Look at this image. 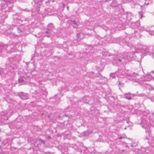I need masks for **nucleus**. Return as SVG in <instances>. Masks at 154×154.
Here are the masks:
<instances>
[{"instance_id":"cd10ccee","label":"nucleus","mask_w":154,"mask_h":154,"mask_svg":"<svg viewBox=\"0 0 154 154\" xmlns=\"http://www.w3.org/2000/svg\"><path fill=\"white\" fill-rule=\"evenodd\" d=\"M65 4H63V8H64V7H65Z\"/></svg>"},{"instance_id":"dca6fc26","label":"nucleus","mask_w":154,"mask_h":154,"mask_svg":"<svg viewBox=\"0 0 154 154\" xmlns=\"http://www.w3.org/2000/svg\"><path fill=\"white\" fill-rule=\"evenodd\" d=\"M70 146L75 150H76L78 148V146L76 144H71Z\"/></svg>"},{"instance_id":"9d476101","label":"nucleus","mask_w":154,"mask_h":154,"mask_svg":"<svg viewBox=\"0 0 154 154\" xmlns=\"http://www.w3.org/2000/svg\"><path fill=\"white\" fill-rule=\"evenodd\" d=\"M84 36V35L82 33H77L76 34L77 40L78 41H80L83 38Z\"/></svg>"},{"instance_id":"2eb2a0df","label":"nucleus","mask_w":154,"mask_h":154,"mask_svg":"<svg viewBox=\"0 0 154 154\" xmlns=\"http://www.w3.org/2000/svg\"><path fill=\"white\" fill-rule=\"evenodd\" d=\"M24 78L23 76H20L19 79V82H20L23 83L24 82Z\"/></svg>"},{"instance_id":"6ab92c4d","label":"nucleus","mask_w":154,"mask_h":154,"mask_svg":"<svg viewBox=\"0 0 154 154\" xmlns=\"http://www.w3.org/2000/svg\"><path fill=\"white\" fill-rule=\"evenodd\" d=\"M14 28L15 29L17 30V31L18 32V33H19L21 32V30L18 27H17L15 25L14 26Z\"/></svg>"},{"instance_id":"20e7f679","label":"nucleus","mask_w":154,"mask_h":154,"mask_svg":"<svg viewBox=\"0 0 154 154\" xmlns=\"http://www.w3.org/2000/svg\"><path fill=\"white\" fill-rule=\"evenodd\" d=\"M54 25L52 23H49L47 28V30L45 32V33L48 34V35H46L48 37H49L50 36V34L51 33V31L53 30V29L54 28Z\"/></svg>"},{"instance_id":"f257e3e1","label":"nucleus","mask_w":154,"mask_h":154,"mask_svg":"<svg viewBox=\"0 0 154 154\" xmlns=\"http://www.w3.org/2000/svg\"><path fill=\"white\" fill-rule=\"evenodd\" d=\"M134 52H133L132 53H128L124 57H114L112 60V64L115 65H116L117 64L122 63H126L130 61L131 58L133 57Z\"/></svg>"},{"instance_id":"aec40b11","label":"nucleus","mask_w":154,"mask_h":154,"mask_svg":"<svg viewBox=\"0 0 154 154\" xmlns=\"http://www.w3.org/2000/svg\"><path fill=\"white\" fill-rule=\"evenodd\" d=\"M83 134L84 136H86L89 134V132L88 131H85L83 132Z\"/></svg>"},{"instance_id":"39448f33","label":"nucleus","mask_w":154,"mask_h":154,"mask_svg":"<svg viewBox=\"0 0 154 154\" xmlns=\"http://www.w3.org/2000/svg\"><path fill=\"white\" fill-rule=\"evenodd\" d=\"M123 95L124 98L128 100H131L132 97L137 96L136 94H132L130 92L125 93Z\"/></svg>"},{"instance_id":"2f4dec72","label":"nucleus","mask_w":154,"mask_h":154,"mask_svg":"<svg viewBox=\"0 0 154 154\" xmlns=\"http://www.w3.org/2000/svg\"><path fill=\"white\" fill-rule=\"evenodd\" d=\"M1 141V138L0 137V141Z\"/></svg>"},{"instance_id":"393cba45","label":"nucleus","mask_w":154,"mask_h":154,"mask_svg":"<svg viewBox=\"0 0 154 154\" xmlns=\"http://www.w3.org/2000/svg\"><path fill=\"white\" fill-rule=\"evenodd\" d=\"M66 8H67V10L68 11L69 10V6H67Z\"/></svg>"},{"instance_id":"c9c22d12","label":"nucleus","mask_w":154,"mask_h":154,"mask_svg":"<svg viewBox=\"0 0 154 154\" xmlns=\"http://www.w3.org/2000/svg\"><path fill=\"white\" fill-rule=\"evenodd\" d=\"M147 139V138H145V139Z\"/></svg>"},{"instance_id":"c756f323","label":"nucleus","mask_w":154,"mask_h":154,"mask_svg":"<svg viewBox=\"0 0 154 154\" xmlns=\"http://www.w3.org/2000/svg\"><path fill=\"white\" fill-rule=\"evenodd\" d=\"M134 33H135V32H136V30H134Z\"/></svg>"},{"instance_id":"7c9ffc66","label":"nucleus","mask_w":154,"mask_h":154,"mask_svg":"<svg viewBox=\"0 0 154 154\" xmlns=\"http://www.w3.org/2000/svg\"><path fill=\"white\" fill-rule=\"evenodd\" d=\"M88 102V101H86L85 102V103H87Z\"/></svg>"},{"instance_id":"f3484780","label":"nucleus","mask_w":154,"mask_h":154,"mask_svg":"<svg viewBox=\"0 0 154 154\" xmlns=\"http://www.w3.org/2000/svg\"><path fill=\"white\" fill-rule=\"evenodd\" d=\"M149 139L151 141V142H150L151 143H153L154 142V137L152 136H149Z\"/></svg>"},{"instance_id":"c85d7f7f","label":"nucleus","mask_w":154,"mask_h":154,"mask_svg":"<svg viewBox=\"0 0 154 154\" xmlns=\"http://www.w3.org/2000/svg\"><path fill=\"white\" fill-rule=\"evenodd\" d=\"M152 72L153 73H154V71H152Z\"/></svg>"},{"instance_id":"1a4fd4ad","label":"nucleus","mask_w":154,"mask_h":154,"mask_svg":"<svg viewBox=\"0 0 154 154\" xmlns=\"http://www.w3.org/2000/svg\"><path fill=\"white\" fill-rule=\"evenodd\" d=\"M151 77L148 75H146L144 76H142L141 82H144V81H149L151 80Z\"/></svg>"},{"instance_id":"4468645a","label":"nucleus","mask_w":154,"mask_h":154,"mask_svg":"<svg viewBox=\"0 0 154 154\" xmlns=\"http://www.w3.org/2000/svg\"><path fill=\"white\" fill-rule=\"evenodd\" d=\"M146 151L145 150V149L142 148L141 150H138L136 154H143Z\"/></svg>"},{"instance_id":"a211bd4d","label":"nucleus","mask_w":154,"mask_h":154,"mask_svg":"<svg viewBox=\"0 0 154 154\" xmlns=\"http://www.w3.org/2000/svg\"><path fill=\"white\" fill-rule=\"evenodd\" d=\"M111 5L112 7H116L117 6V5L116 3L115 2H112L111 4Z\"/></svg>"},{"instance_id":"b1692460","label":"nucleus","mask_w":154,"mask_h":154,"mask_svg":"<svg viewBox=\"0 0 154 154\" xmlns=\"http://www.w3.org/2000/svg\"><path fill=\"white\" fill-rule=\"evenodd\" d=\"M38 1H40V2H42L43 1H44L45 0H38Z\"/></svg>"},{"instance_id":"423d86ee","label":"nucleus","mask_w":154,"mask_h":154,"mask_svg":"<svg viewBox=\"0 0 154 154\" xmlns=\"http://www.w3.org/2000/svg\"><path fill=\"white\" fill-rule=\"evenodd\" d=\"M117 72H116L114 73H112L110 74V77L112 79H114L116 78V76L118 77L119 75H125L124 73L123 72H121V70H120L119 72V74H117Z\"/></svg>"},{"instance_id":"e433bc0d","label":"nucleus","mask_w":154,"mask_h":154,"mask_svg":"<svg viewBox=\"0 0 154 154\" xmlns=\"http://www.w3.org/2000/svg\"><path fill=\"white\" fill-rule=\"evenodd\" d=\"M153 127H154V126H153Z\"/></svg>"},{"instance_id":"6e6552de","label":"nucleus","mask_w":154,"mask_h":154,"mask_svg":"<svg viewBox=\"0 0 154 154\" xmlns=\"http://www.w3.org/2000/svg\"><path fill=\"white\" fill-rule=\"evenodd\" d=\"M20 97L23 100H26L29 98V97L27 94L21 92L19 94Z\"/></svg>"},{"instance_id":"4be33fe9","label":"nucleus","mask_w":154,"mask_h":154,"mask_svg":"<svg viewBox=\"0 0 154 154\" xmlns=\"http://www.w3.org/2000/svg\"><path fill=\"white\" fill-rule=\"evenodd\" d=\"M72 23L75 25H76V22L74 20H73V21Z\"/></svg>"},{"instance_id":"0eeeda50","label":"nucleus","mask_w":154,"mask_h":154,"mask_svg":"<svg viewBox=\"0 0 154 154\" xmlns=\"http://www.w3.org/2000/svg\"><path fill=\"white\" fill-rule=\"evenodd\" d=\"M140 23L137 22L136 23H132L131 26V28L133 29H140Z\"/></svg>"},{"instance_id":"f03ea898","label":"nucleus","mask_w":154,"mask_h":154,"mask_svg":"<svg viewBox=\"0 0 154 154\" xmlns=\"http://www.w3.org/2000/svg\"><path fill=\"white\" fill-rule=\"evenodd\" d=\"M125 77H127L128 79H131V80L139 83V84L143 85L144 83L141 82L142 75H139L135 73H133L131 75L128 73H125Z\"/></svg>"},{"instance_id":"f704fd0d","label":"nucleus","mask_w":154,"mask_h":154,"mask_svg":"<svg viewBox=\"0 0 154 154\" xmlns=\"http://www.w3.org/2000/svg\"><path fill=\"white\" fill-rule=\"evenodd\" d=\"M139 50L140 51V49L139 48Z\"/></svg>"},{"instance_id":"bb28decb","label":"nucleus","mask_w":154,"mask_h":154,"mask_svg":"<svg viewBox=\"0 0 154 154\" xmlns=\"http://www.w3.org/2000/svg\"><path fill=\"white\" fill-rule=\"evenodd\" d=\"M86 97H84L83 98V100H85V99H86Z\"/></svg>"},{"instance_id":"72a5a7b5","label":"nucleus","mask_w":154,"mask_h":154,"mask_svg":"<svg viewBox=\"0 0 154 154\" xmlns=\"http://www.w3.org/2000/svg\"><path fill=\"white\" fill-rule=\"evenodd\" d=\"M131 146L132 147H133V146H132V145H131Z\"/></svg>"},{"instance_id":"473e14b6","label":"nucleus","mask_w":154,"mask_h":154,"mask_svg":"<svg viewBox=\"0 0 154 154\" xmlns=\"http://www.w3.org/2000/svg\"><path fill=\"white\" fill-rule=\"evenodd\" d=\"M124 129H126V128H125Z\"/></svg>"},{"instance_id":"5701e85b","label":"nucleus","mask_w":154,"mask_h":154,"mask_svg":"<svg viewBox=\"0 0 154 154\" xmlns=\"http://www.w3.org/2000/svg\"><path fill=\"white\" fill-rule=\"evenodd\" d=\"M119 138L121 140L122 139L123 137L122 136H120L119 137Z\"/></svg>"},{"instance_id":"412c9836","label":"nucleus","mask_w":154,"mask_h":154,"mask_svg":"<svg viewBox=\"0 0 154 154\" xmlns=\"http://www.w3.org/2000/svg\"><path fill=\"white\" fill-rule=\"evenodd\" d=\"M119 85H124V83H121L120 82H119V83L118 84Z\"/></svg>"},{"instance_id":"7ed1b4c3","label":"nucleus","mask_w":154,"mask_h":154,"mask_svg":"<svg viewBox=\"0 0 154 154\" xmlns=\"http://www.w3.org/2000/svg\"><path fill=\"white\" fill-rule=\"evenodd\" d=\"M12 45H7L0 43V56L3 57L8 53L12 51L11 50Z\"/></svg>"},{"instance_id":"a878e982","label":"nucleus","mask_w":154,"mask_h":154,"mask_svg":"<svg viewBox=\"0 0 154 154\" xmlns=\"http://www.w3.org/2000/svg\"><path fill=\"white\" fill-rule=\"evenodd\" d=\"M46 154H53V153H51L50 152H48Z\"/></svg>"},{"instance_id":"9b49d317","label":"nucleus","mask_w":154,"mask_h":154,"mask_svg":"<svg viewBox=\"0 0 154 154\" xmlns=\"http://www.w3.org/2000/svg\"><path fill=\"white\" fill-rule=\"evenodd\" d=\"M45 14L49 15H51L52 14H51V10L49 8L46 9L45 10Z\"/></svg>"},{"instance_id":"f8f14e48","label":"nucleus","mask_w":154,"mask_h":154,"mask_svg":"<svg viewBox=\"0 0 154 154\" xmlns=\"http://www.w3.org/2000/svg\"><path fill=\"white\" fill-rule=\"evenodd\" d=\"M146 52L151 54L153 53L152 48V47H147L146 49Z\"/></svg>"},{"instance_id":"ddd939ff","label":"nucleus","mask_w":154,"mask_h":154,"mask_svg":"<svg viewBox=\"0 0 154 154\" xmlns=\"http://www.w3.org/2000/svg\"><path fill=\"white\" fill-rule=\"evenodd\" d=\"M142 127L143 128H144L146 130L148 131L149 129V126L148 124L146 123L144 124H143Z\"/></svg>"}]
</instances>
